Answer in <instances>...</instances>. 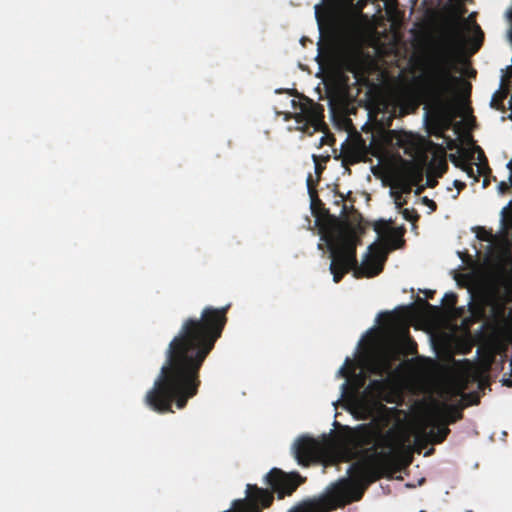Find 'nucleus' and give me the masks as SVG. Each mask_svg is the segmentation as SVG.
I'll return each instance as SVG.
<instances>
[{
  "label": "nucleus",
  "instance_id": "1",
  "mask_svg": "<svg viewBox=\"0 0 512 512\" xmlns=\"http://www.w3.org/2000/svg\"><path fill=\"white\" fill-rule=\"evenodd\" d=\"M230 307L206 306L200 317L183 320L168 345L165 363L153 387L145 395L144 402L151 410L161 414L173 412V403L184 409L189 399L198 394L201 367L222 335Z\"/></svg>",
  "mask_w": 512,
  "mask_h": 512
},
{
  "label": "nucleus",
  "instance_id": "2",
  "mask_svg": "<svg viewBox=\"0 0 512 512\" xmlns=\"http://www.w3.org/2000/svg\"><path fill=\"white\" fill-rule=\"evenodd\" d=\"M447 53L421 56L412 62L408 104L412 110L425 104V121L431 134L442 137L455 117L463 79Z\"/></svg>",
  "mask_w": 512,
  "mask_h": 512
},
{
  "label": "nucleus",
  "instance_id": "3",
  "mask_svg": "<svg viewBox=\"0 0 512 512\" xmlns=\"http://www.w3.org/2000/svg\"><path fill=\"white\" fill-rule=\"evenodd\" d=\"M394 432L387 431L385 442L364 450L363 459L354 462L349 468L351 478L344 479L328 496L319 500L300 504L289 512H330L352 502L360 501L368 487L396 471L393 453Z\"/></svg>",
  "mask_w": 512,
  "mask_h": 512
},
{
  "label": "nucleus",
  "instance_id": "4",
  "mask_svg": "<svg viewBox=\"0 0 512 512\" xmlns=\"http://www.w3.org/2000/svg\"><path fill=\"white\" fill-rule=\"evenodd\" d=\"M330 252V272L333 281L339 283L344 275L353 270L356 278L379 275L387 260L388 248L385 243H373L368 247L361 265L356 257L357 237L347 228L336 227L323 236Z\"/></svg>",
  "mask_w": 512,
  "mask_h": 512
},
{
  "label": "nucleus",
  "instance_id": "5",
  "mask_svg": "<svg viewBox=\"0 0 512 512\" xmlns=\"http://www.w3.org/2000/svg\"><path fill=\"white\" fill-rule=\"evenodd\" d=\"M292 452L299 465L308 467L312 463L328 458L330 446L325 440L320 441L304 435L294 442Z\"/></svg>",
  "mask_w": 512,
  "mask_h": 512
},
{
  "label": "nucleus",
  "instance_id": "6",
  "mask_svg": "<svg viewBox=\"0 0 512 512\" xmlns=\"http://www.w3.org/2000/svg\"><path fill=\"white\" fill-rule=\"evenodd\" d=\"M387 431L384 432L378 423L371 421L369 423L356 426L351 434L352 444L359 449L364 450L368 447L375 446L379 442H385Z\"/></svg>",
  "mask_w": 512,
  "mask_h": 512
},
{
  "label": "nucleus",
  "instance_id": "7",
  "mask_svg": "<svg viewBox=\"0 0 512 512\" xmlns=\"http://www.w3.org/2000/svg\"><path fill=\"white\" fill-rule=\"evenodd\" d=\"M386 382L383 379L371 380L367 387L364 389L363 394L357 397L354 401V405L358 410H361L367 414L371 413L372 405H381V399L385 393Z\"/></svg>",
  "mask_w": 512,
  "mask_h": 512
},
{
  "label": "nucleus",
  "instance_id": "8",
  "mask_svg": "<svg viewBox=\"0 0 512 512\" xmlns=\"http://www.w3.org/2000/svg\"><path fill=\"white\" fill-rule=\"evenodd\" d=\"M465 12L466 9L462 8L459 15L450 21L446 30L447 40L450 46L454 48L462 47L467 39L468 24L467 20L462 18Z\"/></svg>",
  "mask_w": 512,
  "mask_h": 512
},
{
  "label": "nucleus",
  "instance_id": "9",
  "mask_svg": "<svg viewBox=\"0 0 512 512\" xmlns=\"http://www.w3.org/2000/svg\"><path fill=\"white\" fill-rule=\"evenodd\" d=\"M367 366L369 371L377 376L390 375L393 369V357L388 350H377L370 354Z\"/></svg>",
  "mask_w": 512,
  "mask_h": 512
},
{
  "label": "nucleus",
  "instance_id": "10",
  "mask_svg": "<svg viewBox=\"0 0 512 512\" xmlns=\"http://www.w3.org/2000/svg\"><path fill=\"white\" fill-rule=\"evenodd\" d=\"M338 65L344 72L352 73L354 76L361 74L363 69V57L360 51L347 49L338 56Z\"/></svg>",
  "mask_w": 512,
  "mask_h": 512
},
{
  "label": "nucleus",
  "instance_id": "11",
  "mask_svg": "<svg viewBox=\"0 0 512 512\" xmlns=\"http://www.w3.org/2000/svg\"><path fill=\"white\" fill-rule=\"evenodd\" d=\"M305 116L307 122L311 123L315 130H320L325 127V123L322 120V115L317 112L308 109L305 105L301 107V113L295 115V119L297 122H300L301 119Z\"/></svg>",
  "mask_w": 512,
  "mask_h": 512
},
{
  "label": "nucleus",
  "instance_id": "12",
  "mask_svg": "<svg viewBox=\"0 0 512 512\" xmlns=\"http://www.w3.org/2000/svg\"><path fill=\"white\" fill-rule=\"evenodd\" d=\"M450 433V429L448 428V423H433V427L430 429L428 433V437L430 438L432 443L439 444L442 443L448 434Z\"/></svg>",
  "mask_w": 512,
  "mask_h": 512
},
{
  "label": "nucleus",
  "instance_id": "13",
  "mask_svg": "<svg viewBox=\"0 0 512 512\" xmlns=\"http://www.w3.org/2000/svg\"><path fill=\"white\" fill-rule=\"evenodd\" d=\"M449 159L457 168L463 170L473 159V152L461 147L458 150V155L450 154Z\"/></svg>",
  "mask_w": 512,
  "mask_h": 512
},
{
  "label": "nucleus",
  "instance_id": "14",
  "mask_svg": "<svg viewBox=\"0 0 512 512\" xmlns=\"http://www.w3.org/2000/svg\"><path fill=\"white\" fill-rule=\"evenodd\" d=\"M445 409L448 415V424L454 423L463 417L461 408L454 405H445Z\"/></svg>",
  "mask_w": 512,
  "mask_h": 512
},
{
  "label": "nucleus",
  "instance_id": "15",
  "mask_svg": "<svg viewBox=\"0 0 512 512\" xmlns=\"http://www.w3.org/2000/svg\"><path fill=\"white\" fill-rule=\"evenodd\" d=\"M476 149L478 151V159L480 161V163L477 165L478 174H486L487 172L490 173L491 170L488 166V161L483 150L479 146H477Z\"/></svg>",
  "mask_w": 512,
  "mask_h": 512
},
{
  "label": "nucleus",
  "instance_id": "16",
  "mask_svg": "<svg viewBox=\"0 0 512 512\" xmlns=\"http://www.w3.org/2000/svg\"><path fill=\"white\" fill-rule=\"evenodd\" d=\"M405 179L411 182L412 186L418 185L423 179L422 171L416 167H412L407 171Z\"/></svg>",
  "mask_w": 512,
  "mask_h": 512
},
{
  "label": "nucleus",
  "instance_id": "17",
  "mask_svg": "<svg viewBox=\"0 0 512 512\" xmlns=\"http://www.w3.org/2000/svg\"><path fill=\"white\" fill-rule=\"evenodd\" d=\"M457 304V295L453 292L446 293L442 299V305L448 311H452Z\"/></svg>",
  "mask_w": 512,
  "mask_h": 512
},
{
  "label": "nucleus",
  "instance_id": "18",
  "mask_svg": "<svg viewBox=\"0 0 512 512\" xmlns=\"http://www.w3.org/2000/svg\"><path fill=\"white\" fill-rule=\"evenodd\" d=\"M507 168L510 171L509 174V183L502 181L498 185V189L501 193H506L510 188H512V159L507 163Z\"/></svg>",
  "mask_w": 512,
  "mask_h": 512
},
{
  "label": "nucleus",
  "instance_id": "19",
  "mask_svg": "<svg viewBox=\"0 0 512 512\" xmlns=\"http://www.w3.org/2000/svg\"><path fill=\"white\" fill-rule=\"evenodd\" d=\"M401 214L403 216V218L409 222H416L418 221L419 219V214L417 213V211L415 209H408V208H404L401 210Z\"/></svg>",
  "mask_w": 512,
  "mask_h": 512
},
{
  "label": "nucleus",
  "instance_id": "20",
  "mask_svg": "<svg viewBox=\"0 0 512 512\" xmlns=\"http://www.w3.org/2000/svg\"><path fill=\"white\" fill-rule=\"evenodd\" d=\"M373 229L374 231L378 234V235H383L385 234L386 232H388L389 230V224L388 222H386L385 220H378V221H375L374 225H373Z\"/></svg>",
  "mask_w": 512,
  "mask_h": 512
},
{
  "label": "nucleus",
  "instance_id": "21",
  "mask_svg": "<svg viewBox=\"0 0 512 512\" xmlns=\"http://www.w3.org/2000/svg\"><path fill=\"white\" fill-rule=\"evenodd\" d=\"M462 171H464L468 175V177L473 178L474 181H478V178L481 175L478 174L477 167L475 168V164L472 162V160L468 165H466V167H464Z\"/></svg>",
  "mask_w": 512,
  "mask_h": 512
},
{
  "label": "nucleus",
  "instance_id": "22",
  "mask_svg": "<svg viewBox=\"0 0 512 512\" xmlns=\"http://www.w3.org/2000/svg\"><path fill=\"white\" fill-rule=\"evenodd\" d=\"M397 187L401 190V195H402V194H410L413 186H412L411 182H409L408 180L403 178L398 182Z\"/></svg>",
  "mask_w": 512,
  "mask_h": 512
},
{
  "label": "nucleus",
  "instance_id": "23",
  "mask_svg": "<svg viewBox=\"0 0 512 512\" xmlns=\"http://www.w3.org/2000/svg\"><path fill=\"white\" fill-rule=\"evenodd\" d=\"M323 2L329 11H334L341 5V0H323Z\"/></svg>",
  "mask_w": 512,
  "mask_h": 512
},
{
  "label": "nucleus",
  "instance_id": "24",
  "mask_svg": "<svg viewBox=\"0 0 512 512\" xmlns=\"http://www.w3.org/2000/svg\"><path fill=\"white\" fill-rule=\"evenodd\" d=\"M477 237L482 241H490L491 240V233L485 230L484 228L480 227L479 232L477 233Z\"/></svg>",
  "mask_w": 512,
  "mask_h": 512
},
{
  "label": "nucleus",
  "instance_id": "25",
  "mask_svg": "<svg viewBox=\"0 0 512 512\" xmlns=\"http://www.w3.org/2000/svg\"><path fill=\"white\" fill-rule=\"evenodd\" d=\"M502 384L507 387H512V361L510 362V373L507 376L506 374L503 375V378L501 380Z\"/></svg>",
  "mask_w": 512,
  "mask_h": 512
},
{
  "label": "nucleus",
  "instance_id": "26",
  "mask_svg": "<svg viewBox=\"0 0 512 512\" xmlns=\"http://www.w3.org/2000/svg\"><path fill=\"white\" fill-rule=\"evenodd\" d=\"M422 203L425 204L426 206H428L432 211H436V209H437L436 202L429 199L427 196H424L422 198Z\"/></svg>",
  "mask_w": 512,
  "mask_h": 512
},
{
  "label": "nucleus",
  "instance_id": "27",
  "mask_svg": "<svg viewBox=\"0 0 512 512\" xmlns=\"http://www.w3.org/2000/svg\"><path fill=\"white\" fill-rule=\"evenodd\" d=\"M335 142V138L333 135H325L321 138L320 145L329 144L332 145Z\"/></svg>",
  "mask_w": 512,
  "mask_h": 512
},
{
  "label": "nucleus",
  "instance_id": "28",
  "mask_svg": "<svg viewBox=\"0 0 512 512\" xmlns=\"http://www.w3.org/2000/svg\"><path fill=\"white\" fill-rule=\"evenodd\" d=\"M407 203V200L402 197L401 193L395 196V204L397 208H402Z\"/></svg>",
  "mask_w": 512,
  "mask_h": 512
},
{
  "label": "nucleus",
  "instance_id": "29",
  "mask_svg": "<svg viewBox=\"0 0 512 512\" xmlns=\"http://www.w3.org/2000/svg\"><path fill=\"white\" fill-rule=\"evenodd\" d=\"M313 160L315 161V172L319 177L324 168L318 163V157L316 155H313Z\"/></svg>",
  "mask_w": 512,
  "mask_h": 512
},
{
  "label": "nucleus",
  "instance_id": "30",
  "mask_svg": "<svg viewBox=\"0 0 512 512\" xmlns=\"http://www.w3.org/2000/svg\"><path fill=\"white\" fill-rule=\"evenodd\" d=\"M437 184H438V181L436 179L427 177L426 184H425L426 187L434 188Z\"/></svg>",
  "mask_w": 512,
  "mask_h": 512
},
{
  "label": "nucleus",
  "instance_id": "31",
  "mask_svg": "<svg viewBox=\"0 0 512 512\" xmlns=\"http://www.w3.org/2000/svg\"><path fill=\"white\" fill-rule=\"evenodd\" d=\"M454 186L458 189V191H461V190H463L466 187V184L464 182H462V181L455 180L454 181Z\"/></svg>",
  "mask_w": 512,
  "mask_h": 512
},
{
  "label": "nucleus",
  "instance_id": "32",
  "mask_svg": "<svg viewBox=\"0 0 512 512\" xmlns=\"http://www.w3.org/2000/svg\"><path fill=\"white\" fill-rule=\"evenodd\" d=\"M420 301H421V302H423V304L425 305V307H426L427 309L434 310V311L439 310V308H438L437 306H433V305H431L430 303H428V302H427V301H425V300L420 299Z\"/></svg>",
  "mask_w": 512,
  "mask_h": 512
},
{
  "label": "nucleus",
  "instance_id": "33",
  "mask_svg": "<svg viewBox=\"0 0 512 512\" xmlns=\"http://www.w3.org/2000/svg\"><path fill=\"white\" fill-rule=\"evenodd\" d=\"M416 186H417V188L415 190V194L416 195H420L425 190V188H426V185H419L418 184Z\"/></svg>",
  "mask_w": 512,
  "mask_h": 512
},
{
  "label": "nucleus",
  "instance_id": "34",
  "mask_svg": "<svg viewBox=\"0 0 512 512\" xmlns=\"http://www.w3.org/2000/svg\"><path fill=\"white\" fill-rule=\"evenodd\" d=\"M315 14H316V18L318 20V23L321 26V20H320V16H319V5L315 6Z\"/></svg>",
  "mask_w": 512,
  "mask_h": 512
},
{
  "label": "nucleus",
  "instance_id": "35",
  "mask_svg": "<svg viewBox=\"0 0 512 512\" xmlns=\"http://www.w3.org/2000/svg\"><path fill=\"white\" fill-rule=\"evenodd\" d=\"M307 185H308L309 189L312 188V176L311 175H309L307 178Z\"/></svg>",
  "mask_w": 512,
  "mask_h": 512
},
{
  "label": "nucleus",
  "instance_id": "36",
  "mask_svg": "<svg viewBox=\"0 0 512 512\" xmlns=\"http://www.w3.org/2000/svg\"><path fill=\"white\" fill-rule=\"evenodd\" d=\"M454 147H456V143L453 140H451L450 143L448 144V148L453 149Z\"/></svg>",
  "mask_w": 512,
  "mask_h": 512
},
{
  "label": "nucleus",
  "instance_id": "37",
  "mask_svg": "<svg viewBox=\"0 0 512 512\" xmlns=\"http://www.w3.org/2000/svg\"><path fill=\"white\" fill-rule=\"evenodd\" d=\"M434 293H435L434 291H430V290H429V291H427V292H426V296H427L428 298H432V297H433V295H434Z\"/></svg>",
  "mask_w": 512,
  "mask_h": 512
},
{
  "label": "nucleus",
  "instance_id": "38",
  "mask_svg": "<svg viewBox=\"0 0 512 512\" xmlns=\"http://www.w3.org/2000/svg\"><path fill=\"white\" fill-rule=\"evenodd\" d=\"M340 371H341L344 375H346V374H347V371H346V368H345V367H342V368L340 369Z\"/></svg>",
  "mask_w": 512,
  "mask_h": 512
},
{
  "label": "nucleus",
  "instance_id": "39",
  "mask_svg": "<svg viewBox=\"0 0 512 512\" xmlns=\"http://www.w3.org/2000/svg\"><path fill=\"white\" fill-rule=\"evenodd\" d=\"M320 53L318 54V58L321 57V48L319 47Z\"/></svg>",
  "mask_w": 512,
  "mask_h": 512
}]
</instances>
